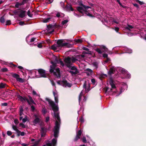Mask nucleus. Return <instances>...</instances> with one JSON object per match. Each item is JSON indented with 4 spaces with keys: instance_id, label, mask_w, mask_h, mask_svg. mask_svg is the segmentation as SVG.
Listing matches in <instances>:
<instances>
[{
    "instance_id": "obj_1",
    "label": "nucleus",
    "mask_w": 146,
    "mask_h": 146,
    "mask_svg": "<svg viewBox=\"0 0 146 146\" xmlns=\"http://www.w3.org/2000/svg\"><path fill=\"white\" fill-rule=\"evenodd\" d=\"M46 100L48 101L50 105L51 106L52 110L54 111V116L55 119L60 122V119L59 116V112H58L59 110V108L58 105H56L53 101L51 100L48 98L46 99Z\"/></svg>"
},
{
    "instance_id": "obj_2",
    "label": "nucleus",
    "mask_w": 146,
    "mask_h": 146,
    "mask_svg": "<svg viewBox=\"0 0 146 146\" xmlns=\"http://www.w3.org/2000/svg\"><path fill=\"white\" fill-rule=\"evenodd\" d=\"M52 65L50 66V69L49 70L51 74L53 73L54 76L57 78H59L60 77V74L59 68H56L55 69L56 63L55 62L51 61L50 62Z\"/></svg>"
},
{
    "instance_id": "obj_3",
    "label": "nucleus",
    "mask_w": 146,
    "mask_h": 146,
    "mask_svg": "<svg viewBox=\"0 0 146 146\" xmlns=\"http://www.w3.org/2000/svg\"><path fill=\"white\" fill-rule=\"evenodd\" d=\"M60 126V122L58 121H56L55 126L54 127L53 131L54 132V136L56 138H57L58 136L59 129Z\"/></svg>"
},
{
    "instance_id": "obj_4",
    "label": "nucleus",
    "mask_w": 146,
    "mask_h": 146,
    "mask_svg": "<svg viewBox=\"0 0 146 146\" xmlns=\"http://www.w3.org/2000/svg\"><path fill=\"white\" fill-rule=\"evenodd\" d=\"M63 40H58L56 42V44H57V47H63L65 46L66 47L68 48H71L72 47V45L71 44H69L67 42L63 43Z\"/></svg>"
},
{
    "instance_id": "obj_5",
    "label": "nucleus",
    "mask_w": 146,
    "mask_h": 146,
    "mask_svg": "<svg viewBox=\"0 0 146 146\" xmlns=\"http://www.w3.org/2000/svg\"><path fill=\"white\" fill-rule=\"evenodd\" d=\"M59 85H61L64 87L66 86L70 88L71 87L72 85L68 83L67 81L65 79H63L62 80H58L56 82Z\"/></svg>"
},
{
    "instance_id": "obj_6",
    "label": "nucleus",
    "mask_w": 146,
    "mask_h": 146,
    "mask_svg": "<svg viewBox=\"0 0 146 146\" xmlns=\"http://www.w3.org/2000/svg\"><path fill=\"white\" fill-rule=\"evenodd\" d=\"M64 61L66 66L68 68H70L72 63L71 61V58L69 56L64 59Z\"/></svg>"
},
{
    "instance_id": "obj_7",
    "label": "nucleus",
    "mask_w": 146,
    "mask_h": 146,
    "mask_svg": "<svg viewBox=\"0 0 146 146\" xmlns=\"http://www.w3.org/2000/svg\"><path fill=\"white\" fill-rule=\"evenodd\" d=\"M95 50L98 53L101 54L104 51H107L108 49L105 46L101 45L100 46V48H97Z\"/></svg>"
},
{
    "instance_id": "obj_8",
    "label": "nucleus",
    "mask_w": 146,
    "mask_h": 146,
    "mask_svg": "<svg viewBox=\"0 0 146 146\" xmlns=\"http://www.w3.org/2000/svg\"><path fill=\"white\" fill-rule=\"evenodd\" d=\"M38 72L41 77L46 78L47 75L45 71L42 69H40L38 70Z\"/></svg>"
},
{
    "instance_id": "obj_9",
    "label": "nucleus",
    "mask_w": 146,
    "mask_h": 146,
    "mask_svg": "<svg viewBox=\"0 0 146 146\" xmlns=\"http://www.w3.org/2000/svg\"><path fill=\"white\" fill-rule=\"evenodd\" d=\"M82 134V131L81 130H80L77 132L76 135L75 137L73 139V141L74 142L76 141L80 138V136Z\"/></svg>"
},
{
    "instance_id": "obj_10",
    "label": "nucleus",
    "mask_w": 146,
    "mask_h": 146,
    "mask_svg": "<svg viewBox=\"0 0 146 146\" xmlns=\"http://www.w3.org/2000/svg\"><path fill=\"white\" fill-rule=\"evenodd\" d=\"M57 139L56 138L53 139L50 143H48L46 145L48 146H56L57 143Z\"/></svg>"
},
{
    "instance_id": "obj_11",
    "label": "nucleus",
    "mask_w": 146,
    "mask_h": 146,
    "mask_svg": "<svg viewBox=\"0 0 146 146\" xmlns=\"http://www.w3.org/2000/svg\"><path fill=\"white\" fill-rule=\"evenodd\" d=\"M18 97L20 100L21 101L23 102V101H25L26 100L29 105H30L31 104V103L30 102L29 100L26 97L23 98L20 95H19L18 96Z\"/></svg>"
},
{
    "instance_id": "obj_12",
    "label": "nucleus",
    "mask_w": 146,
    "mask_h": 146,
    "mask_svg": "<svg viewBox=\"0 0 146 146\" xmlns=\"http://www.w3.org/2000/svg\"><path fill=\"white\" fill-rule=\"evenodd\" d=\"M41 137H44L47 131L45 127H41Z\"/></svg>"
},
{
    "instance_id": "obj_13",
    "label": "nucleus",
    "mask_w": 146,
    "mask_h": 146,
    "mask_svg": "<svg viewBox=\"0 0 146 146\" xmlns=\"http://www.w3.org/2000/svg\"><path fill=\"white\" fill-rule=\"evenodd\" d=\"M20 12V13L19 15V16L21 18L24 17L26 16L25 13L26 12V11L21 10Z\"/></svg>"
},
{
    "instance_id": "obj_14",
    "label": "nucleus",
    "mask_w": 146,
    "mask_h": 146,
    "mask_svg": "<svg viewBox=\"0 0 146 146\" xmlns=\"http://www.w3.org/2000/svg\"><path fill=\"white\" fill-rule=\"evenodd\" d=\"M115 70L114 67H111L109 69L108 72V74L111 75L112 74H114L115 73Z\"/></svg>"
},
{
    "instance_id": "obj_15",
    "label": "nucleus",
    "mask_w": 146,
    "mask_h": 146,
    "mask_svg": "<svg viewBox=\"0 0 146 146\" xmlns=\"http://www.w3.org/2000/svg\"><path fill=\"white\" fill-rule=\"evenodd\" d=\"M35 119L33 121V123L34 124V125H35L37 124L38 123L40 122V119L39 118L37 117L36 115H35Z\"/></svg>"
},
{
    "instance_id": "obj_16",
    "label": "nucleus",
    "mask_w": 146,
    "mask_h": 146,
    "mask_svg": "<svg viewBox=\"0 0 146 146\" xmlns=\"http://www.w3.org/2000/svg\"><path fill=\"white\" fill-rule=\"evenodd\" d=\"M76 9L77 11L80 13H82V12H84L86 10L84 9L83 7L80 6L77 7Z\"/></svg>"
},
{
    "instance_id": "obj_17",
    "label": "nucleus",
    "mask_w": 146,
    "mask_h": 146,
    "mask_svg": "<svg viewBox=\"0 0 146 146\" xmlns=\"http://www.w3.org/2000/svg\"><path fill=\"white\" fill-rule=\"evenodd\" d=\"M83 49L84 50H85L86 51H88L87 52H86L85 51H84L83 52V53L86 54H90L91 53V52L89 51V49L86 47H83Z\"/></svg>"
},
{
    "instance_id": "obj_18",
    "label": "nucleus",
    "mask_w": 146,
    "mask_h": 146,
    "mask_svg": "<svg viewBox=\"0 0 146 146\" xmlns=\"http://www.w3.org/2000/svg\"><path fill=\"white\" fill-rule=\"evenodd\" d=\"M119 71L121 73L124 74H125L127 72V71L126 70L122 68H121L119 69Z\"/></svg>"
},
{
    "instance_id": "obj_19",
    "label": "nucleus",
    "mask_w": 146,
    "mask_h": 146,
    "mask_svg": "<svg viewBox=\"0 0 146 146\" xmlns=\"http://www.w3.org/2000/svg\"><path fill=\"white\" fill-rule=\"evenodd\" d=\"M85 14H86L87 16L91 17H93L94 16L92 14L90 13L87 10H85L84 12Z\"/></svg>"
},
{
    "instance_id": "obj_20",
    "label": "nucleus",
    "mask_w": 146,
    "mask_h": 146,
    "mask_svg": "<svg viewBox=\"0 0 146 146\" xmlns=\"http://www.w3.org/2000/svg\"><path fill=\"white\" fill-rule=\"evenodd\" d=\"M106 77H107V75L106 74H100L99 76V78L101 80Z\"/></svg>"
},
{
    "instance_id": "obj_21",
    "label": "nucleus",
    "mask_w": 146,
    "mask_h": 146,
    "mask_svg": "<svg viewBox=\"0 0 146 146\" xmlns=\"http://www.w3.org/2000/svg\"><path fill=\"white\" fill-rule=\"evenodd\" d=\"M75 71L74 72L71 70H70L68 71V72L70 73H71L72 75L77 74H78V73H79V72L78 71V70Z\"/></svg>"
},
{
    "instance_id": "obj_22",
    "label": "nucleus",
    "mask_w": 146,
    "mask_h": 146,
    "mask_svg": "<svg viewBox=\"0 0 146 146\" xmlns=\"http://www.w3.org/2000/svg\"><path fill=\"white\" fill-rule=\"evenodd\" d=\"M88 84L87 81H85L83 84V88L84 89H85V91L87 92V85Z\"/></svg>"
},
{
    "instance_id": "obj_23",
    "label": "nucleus",
    "mask_w": 146,
    "mask_h": 146,
    "mask_svg": "<svg viewBox=\"0 0 146 146\" xmlns=\"http://www.w3.org/2000/svg\"><path fill=\"white\" fill-rule=\"evenodd\" d=\"M12 76L13 78H15L16 80L19 77V75L16 73L13 74H12Z\"/></svg>"
},
{
    "instance_id": "obj_24",
    "label": "nucleus",
    "mask_w": 146,
    "mask_h": 146,
    "mask_svg": "<svg viewBox=\"0 0 146 146\" xmlns=\"http://www.w3.org/2000/svg\"><path fill=\"white\" fill-rule=\"evenodd\" d=\"M93 66L95 67V68L97 69L98 67V63L97 62H93L92 64Z\"/></svg>"
},
{
    "instance_id": "obj_25",
    "label": "nucleus",
    "mask_w": 146,
    "mask_h": 146,
    "mask_svg": "<svg viewBox=\"0 0 146 146\" xmlns=\"http://www.w3.org/2000/svg\"><path fill=\"white\" fill-rule=\"evenodd\" d=\"M28 98H29V100L33 104H35V102L33 100L32 97L31 96L29 95H28Z\"/></svg>"
},
{
    "instance_id": "obj_26",
    "label": "nucleus",
    "mask_w": 146,
    "mask_h": 146,
    "mask_svg": "<svg viewBox=\"0 0 146 146\" xmlns=\"http://www.w3.org/2000/svg\"><path fill=\"white\" fill-rule=\"evenodd\" d=\"M17 80L21 83H23L25 81L24 80L19 77L17 78Z\"/></svg>"
},
{
    "instance_id": "obj_27",
    "label": "nucleus",
    "mask_w": 146,
    "mask_h": 146,
    "mask_svg": "<svg viewBox=\"0 0 146 146\" xmlns=\"http://www.w3.org/2000/svg\"><path fill=\"white\" fill-rule=\"evenodd\" d=\"M112 90V89L111 88H110L108 87H107L106 88L105 90V93H106L108 92V91L109 92V93L110 92H111Z\"/></svg>"
},
{
    "instance_id": "obj_28",
    "label": "nucleus",
    "mask_w": 146,
    "mask_h": 146,
    "mask_svg": "<svg viewBox=\"0 0 146 146\" xmlns=\"http://www.w3.org/2000/svg\"><path fill=\"white\" fill-rule=\"evenodd\" d=\"M50 18H48L46 19H44L43 20V22L44 23H46L48 22L49 20L51 19Z\"/></svg>"
},
{
    "instance_id": "obj_29",
    "label": "nucleus",
    "mask_w": 146,
    "mask_h": 146,
    "mask_svg": "<svg viewBox=\"0 0 146 146\" xmlns=\"http://www.w3.org/2000/svg\"><path fill=\"white\" fill-rule=\"evenodd\" d=\"M0 21L2 23H4L5 22V19L4 16H3L1 17L0 18Z\"/></svg>"
},
{
    "instance_id": "obj_30",
    "label": "nucleus",
    "mask_w": 146,
    "mask_h": 146,
    "mask_svg": "<svg viewBox=\"0 0 146 146\" xmlns=\"http://www.w3.org/2000/svg\"><path fill=\"white\" fill-rule=\"evenodd\" d=\"M58 63H60V64L62 66H64V63H63V62L59 58L58 60Z\"/></svg>"
},
{
    "instance_id": "obj_31",
    "label": "nucleus",
    "mask_w": 146,
    "mask_h": 146,
    "mask_svg": "<svg viewBox=\"0 0 146 146\" xmlns=\"http://www.w3.org/2000/svg\"><path fill=\"white\" fill-rule=\"evenodd\" d=\"M6 84H3V83H1L0 84V88H4L5 87Z\"/></svg>"
},
{
    "instance_id": "obj_32",
    "label": "nucleus",
    "mask_w": 146,
    "mask_h": 146,
    "mask_svg": "<svg viewBox=\"0 0 146 146\" xmlns=\"http://www.w3.org/2000/svg\"><path fill=\"white\" fill-rule=\"evenodd\" d=\"M133 27L131 25H128L127 27H126V29H127L130 31V29H132Z\"/></svg>"
},
{
    "instance_id": "obj_33",
    "label": "nucleus",
    "mask_w": 146,
    "mask_h": 146,
    "mask_svg": "<svg viewBox=\"0 0 146 146\" xmlns=\"http://www.w3.org/2000/svg\"><path fill=\"white\" fill-rule=\"evenodd\" d=\"M90 85L88 82V84L87 85V92H89L90 90Z\"/></svg>"
},
{
    "instance_id": "obj_34",
    "label": "nucleus",
    "mask_w": 146,
    "mask_h": 146,
    "mask_svg": "<svg viewBox=\"0 0 146 146\" xmlns=\"http://www.w3.org/2000/svg\"><path fill=\"white\" fill-rule=\"evenodd\" d=\"M78 60L74 57H72L71 58V62L72 63H74L76 61H77Z\"/></svg>"
},
{
    "instance_id": "obj_35",
    "label": "nucleus",
    "mask_w": 146,
    "mask_h": 146,
    "mask_svg": "<svg viewBox=\"0 0 146 146\" xmlns=\"http://www.w3.org/2000/svg\"><path fill=\"white\" fill-rule=\"evenodd\" d=\"M8 69L7 68H3L1 69V71L2 72H5L8 71Z\"/></svg>"
},
{
    "instance_id": "obj_36",
    "label": "nucleus",
    "mask_w": 146,
    "mask_h": 146,
    "mask_svg": "<svg viewBox=\"0 0 146 146\" xmlns=\"http://www.w3.org/2000/svg\"><path fill=\"white\" fill-rule=\"evenodd\" d=\"M71 70H78L76 68L75 66H71V67H70V68Z\"/></svg>"
},
{
    "instance_id": "obj_37",
    "label": "nucleus",
    "mask_w": 146,
    "mask_h": 146,
    "mask_svg": "<svg viewBox=\"0 0 146 146\" xmlns=\"http://www.w3.org/2000/svg\"><path fill=\"white\" fill-rule=\"evenodd\" d=\"M137 3H138L140 5H142L144 4L143 2L139 0H135Z\"/></svg>"
},
{
    "instance_id": "obj_38",
    "label": "nucleus",
    "mask_w": 146,
    "mask_h": 146,
    "mask_svg": "<svg viewBox=\"0 0 146 146\" xmlns=\"http://www.w3.org/2000/svg\"><path fill=\"white\" fill-rule=\"evenodd\" d=\"M82 96V92H81L80 93V94L79 95V96L78 101H79V102H80V100H81V97Z\"/></svg>"
},
{
    "instance_id": "obj_39",
    "label": "nucleus",
    "mask_w": 146,
    "mask_h": 146,
    "mask_svg": "<svg viewBox=\"0 0 146 146\" xmlns=\"http://www.w3.org/2000/svg\"><path fill=\"white\" fill-rule=\"evenodd\" d=\"M68 21L67 20H64L62 22V24L63 25H64L66 24Z\"/></svg>"
},
{
    "instance_id": "obj_40",
    "label": "nucleus",
    "mask_w": 146,
    "mask_h": 146,
    "mask_svg": "<svg viewBox=\"0 0 146 146\" xmlns=\"http://www.w3.org/2000/svg\"><path fill=\"white\" fill-rule=\"evenodd\" d=\"M53 25V27L54 28H59L60 27V26L58 25H57L55 24Z\"/></svg>"
},
{
    "instance_id": "obj_41",
    "label": "nucleus",
    "mask_w": 146,
    "mask_h": 146,
    "mask_svg": "<svg viewBox=\"0 0 146 146\" xmlns=\"http://www.w3.org/2000/svg\"><path fill=\"white\" fill-rule=\"evenodd\" d=\"M27 15L30 17H32L33 16V14L31 13V12L29 10L27 11Z\"/></svg>"
},
{
    "instance_id": "obj_42",
    "label": "nucleus",
    "mask_w": 146,
    "mask_h": 146,
    "mask_svg": "<svg viewBox=\"0 0 146 146\" xmlns=\"http://www.w3.org/2000/svg\"><path fill=\"white\" fill-rule=\"evenodd\" d=\"M11 24V22L10 20H7L6 22V25H9Z\"/></svg>"
},
{
    "instance_id": "obj_43",
    "label": "nucleus",
    "mask_w": 146,
    "mask_h": 146,
    "mask_svg": "<svg viewBox=\"0 0 146 146\" xmlns=\"http://www.w3.org/2000/svg\"><path fill=\"white\" fill-rule=\"evenodd\" d=\"M86 71L89 72V73H90V74H91L93 72L92 70L90 68H87L86 70Z\"/></svg>"
},
{
    "instance_id": "obj_44",
    "label": "nucleus",
    "mask_w": 146,
    "mask_h": 146,
    "mask_svg": "<svg viewBox=\"0 0 146 146\" xmlns=\"http://www.w3.org/2000/svg\"><path fill=\"white\" fill-rule=\"evenodd\" d=\"M51 48L52 49L54 50H56L57 49L56 47L54 45L51 46Z\"/></svg>"
},
{
    "instance_id": "obj_45",
    "label": "nucleus",
    "mask_w": 146,
    "mask_h": 146,
    "mask_svg": "<svg viewBox=\"0 0 146 146\" xmlns=\"http://www.w3.org/2000/svg\"><path fill=\"white\" fill-rule=\"evenodd\" d=\"M27 116H26L23 119L22 121L23 123H25L27 121Z\"/></svg>"
},
{
    "instance_id": "obj_46",
    "label": "nucleus",
    "mask_w": 146,
    "mask_h": 146,
    "mask_svg": "<svg viewBox=\"0 0 146 146\" xmlns=\"http://www.w3.org/2000/svg\"><path fill=\"white\" fill-rule=\"evenodd\" d=\"M56 17L58 18L60 17H61V12H58L56 15Z\"/></svg>"
},
{
    "instance_id": "obj_47",
    "label": "nucleus",
    "mask_w": 146,
    "mask_h": 146,
    "mask_svg": "<svg viewBox=\"0 0 146 146\" xmlns=\"http://www.w3.org/2000/svg\"><path fill=\"white\" fill-rule=\"evenodd\" d=\"M80 121L81 122V123H83L84 122V119L82 117L80 118Z\"/></svg>"
},
{
    "instance_id": "obj_48",
    "label": "nucleus",
    "mask_w": 146,
    "mask_h": 146,
    "mask_svg": "<svg viewBox=\"0 0 146 146\" xmlns=\"http://www.w3.org/2000/svg\"><path fill=\"white\" fill-rule=\"evenodd\" d=\"M110 84L111 85L114 84V81L112 79H111L110 80Z\"/></svg>"
},
{
    "instance_id": "obj_49",
    "label": "nucleus",
    "mask_w": 146,
    "mask_h": 146,
    "mask_svg": "<svg viewBox=\"0 0 146 146\" xmlns=\"http://www.w3.org/2000/svg\"><path fill=\"white\" fill-rule=\"evenodd\" d=\"M12 128L13 130H14L16 131H17V130H18V129L17 128V126L14 125H13Z\"/></svg>"
},
{
    "instance_id": "obj_50",
    "label": "nucleus",
    "mask_w": 146,
    "mask_h": 146,
    "mask_svg": "<svg viewBox=\"0 0 146 146\" xmlns=\"http://www.w3.org/2000/svg\"><path fill=\"white\" fill-rule=\"evenodd\" d=\"M12 132L10 131H8L7 132V134L8 136H10L12 134Z\"/></svg>"
},
{
    "instance_id": "obj_51",
    "label": "nucleus",
    "mask_w": 146,
    "mask_h": 146,
    "mask_svg": "<svg viewBox=\"0 0 146 146\" xmlns=\"http://www.w3.org/2000/svg\"><path fill=\"white\" fill-rule=\"evenodd\" d=\"M82 141L84 143H87V140L85 137H84L82 139Z\"/></svg>"
},
{
    "instance_id": "obj_52",
    "label": "nucleus",
    "mask_w": 146,
    "mask_h": 146,
    "mask_svg": "<svg viewBox=\"0 0 146 146\" xmlns=\"http://www.w3.org/2000/svg\"><path fill=\"white\" fill-rule=\"evenodd\" d=\"M71 5H70V6H68V5H67L66 7H65V8L68 11H70V7H71Z\"/></svg>"
},
{
    "instance_id": "obj_53",
    "label": "nucleus",
    "mask_w": 146,
    "mask_h": 146,
    "mask_svg": "<svg viewBox=\"0 0 146 146\" xmlns=\"http://www.w3.org/2000/svg\"><path fill=\"white\" fill-rule=\"evenodd\" d=\"M16 132L17 133V136L18 137L19 136H20V133H21V131H20L18 129V130H17Z\"/></svg>"
},
{
    "instance_id": "obj_54",
    "label": "nucleus",
    "mask_w": 146,
    "mask_h": 146,
    "mask_svg": "<svg viewBox=\"0 0 146 146\" xmlns=\"http://www.w3.org/2000/svg\"><path fill=\"white\" fill-rule=\"evenodd\" d=\"M76 42L77 43H81L82 42V40L81 39H78Z\"/></svg>"
},
{
    "instance_id": "obj_55",
    "label": "nucleus",
    "mask_w": 146,
    "mask_h": 146,
    "mask_svg": "<svg viewBox=\"0 0 146 146\" xmlns=\"http://www.w3.org/2000/svg\"><path fill=\"white\" fill-rule=\"evenodd\" d=\"M54 99L55 101V102L56 103H58V96H56L54 97Z\"/></svg>"
},
{
    "instance_id": "obj_56",
    "label": "nucleus",
    "mask_w": 146,
    "mask_h": 146,
    "mask_svg": "<svg viewBox=\"0 0 146 146\" xmlns=\"http://www.w3.org/2000/svg\"><path fill=\"white\" fill-rule=\"evenodd\" d=\"M47 28H53V25L51 24H49L47 26Z\"/></svg>"
},
{
    "instance_id": "obj_57",
    "label": "nucleus",
    "mask_w": 146,
    "mask_h": 146,
    "mask_svg": "<svg viewBox=\"0 0 146 146\" xmlns=\"http://www.w3.org/2000/svg\"><path fill=\"white\" fill-rule=\"evenodd\" d=\"M19 125L20 126H21L23 128H25V125L22 123H20Z\"/></svg>"
},
{
    "instance_id": "obj_58",
    "label": "nucleus",
    "mask_w": 146,
    "mask_h": 146,
    "mask_svg": "<svg viewBox=\"0 0 146 146\" xmlns=\"http://www.w3.org/2000/svg\"><path fill=\"white\" fill-rule=\"evenodd\" d=\"M14 122L15 124L16 125H17L19 123V121L17 119H15L14 120Z\"/></svg>"
},
{
    "instance_id": "obj_59",
    "label": "nucleus",
    "mask_w": 146,
    "mask_h": 146,
    "mask_svg": "<svg viewBox=\"0 0 146 146\" xmlns=\"http://www.w3.org/2000/svg\"><path fill=\"white\" fill-rule=\"evenodd\" d=\"M126 75H125V76L126 78H129L130 77L131 75L130 74H128L127 72V73H126Z\"/></svg>"
},
{
    "instance_id": "obj_60",
    "label": "nucleus",
    "mask_w": 146,
    "mask_h": 146,
    "mask_svg": "<svg viewBox=\"0 0 146 146\" xmlns=\"http://www.w3.org/2000/svg\"><path fill=\"white\" fill-rule=\"evenodd\" d=\"M19 2H17L15 5V7L17 8H18L19 7Z\"/></svg>"
},
{
    "instance_id": "obj_61",
    "label": "nucleus",
    "mask_w": 146,
    "mask_h": 146,
    "mask_svg": "<svg viewBox=\"0 0 146 146\" xmlns=\"http://www.w3.org/2000/svg\"><path fill=\"white\" fill-rule=\"evenodd\" d=\"M19 24L20 25H23L25 24V23L24 21H21L19 22Z\"/></svg>"
},
{
    "instance_id": "obj_62",
    "label": "nucleus",
    "mask_w": 146,
    "mask_h": 146,
    "mask_svg": "<svg viewBox=\"0 0 146 146\" xmlns=\"http://www.w3.org/2000/svg\"><path fill=\"white\" fill-rule=\"evenodd\" d=\"M37 46L39 48H42V44L41 43H40L38 44L37 45Z\"/></svg>"
},
{
    "instance_id": "obj_63",
    "label": "nucleus",
    "mask_w": 146,
    "mask_h": 146,
    "mask_svg": "<svg viewBox=\"0 0 146 146\" xmlns=\"http://www.w3.org/2000/svg\"><path fill=\"white\" fill-rule=\"evenodd\" d=\"M19 112H23L24 110L22 106H20L19 108Z\"/></svg>"
},
{
    "instance_id": "obj_64",
    "label": "nucleus",
    "mask_w": 146,
    "mask_h": 146,
    "mask_svg": "<svg viewBox=\"0 0 146 146\" xmlns=\"http://www.w3.org/2000/svg\"><path fill=\"white\" fill-rule=\"evenodd\" d=\"M118 4L120 5L121 6V7H122L123 8H126V7L125 6H124V5H123L120 2H119Z\"/></svg>"
}]
</instances>
